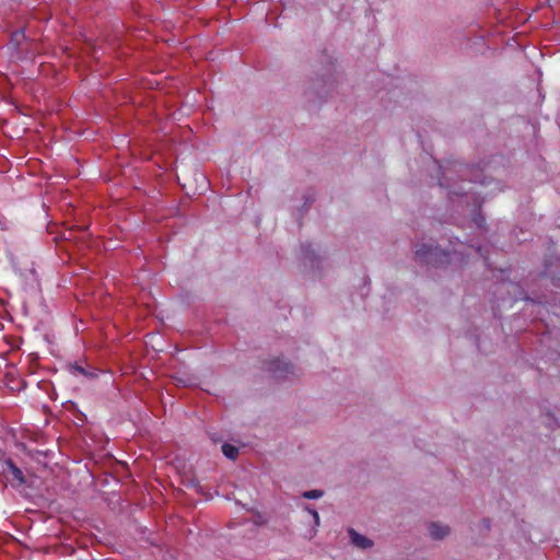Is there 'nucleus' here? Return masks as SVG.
Instances as JSON below:
<instances>
[{
  "mask_svg": "<svg viewBox=\"0 0 560 560\" xmlns=\"http://www.w3.org/2000/svg\"><path fill=\"white\" fill-rule=\"evenodd\" d=\"M306 510L313 516L315 525L318 526L319 525V515H318V513L315 510H313V509H311L308 506L306 508Z\"/></svg>",
  "mask_w": 560,
  "mask_h": 560,
  "instance_id": "nucleus-6",
  "label": "nucleus"
},
{
  "mask_svg": "<svg viewBox=\"0 0 560 560\" xmlns=\"http://www.w3.org/2000/svg\"><path fill=\"white\" fill-rule=\"evenodd\" d=\"M302 495L305 499H319L324 495V492L322 490L315 489V490L305 491Z\"/></svg>",
  "mask_w": 560,
  "mask_h": 560,
  "instance_id": "nucleus-5",
  "label": "nucleus"
},
{
  "mask_svg": "<svg viewBox=\"0 0 560 560\" xmlns=\"http://www.w3.org/2000/svg\"><path fill=\"white\" fill-rule=\"evenodd\" d=\"M72 369H73L74 373H79V374H82V375H88L86 371L82 366L74 365Z\"/></svg>",
  "mask_w": 560,
  "mask_h": 560,
  "instance_id": "nucleus-7",
  "label": "nucleus"
},
{
  "mask_svg": "<svg viewBox=\"0 0 560 560\" xmlns=\"http://www.w3.org/2000/svg\"><path fill=\"white\" fill-rule=\"evenodd\" d=\"M349 535H350L352 544L361 549H368L373 546L372 540H370L365 536L357 533L354 529H349Z\"/></svg>",
  "mask_w": 560,
  "mask_h": 560,
  "instance_id": "nucleus-1",
  "label": "nucleus"
},
{
  "mask_svg": "<svg viewBox=\"0 0 560 560\" xmlns=\"http://www.w3.org/2000/svg\"><path fill=\"white\" fill-rule=\"evenodd\" d=\"M222 452L230 459H235L238 455V448L226 443L222 445Z\"/></svg>",
  "mask_w": 560,
  "mask_h": 560,
  "instance_id": "nucleus-4",
  "label": "nucleus"
},
{
  "mask_svg": "<svg viewBox=\"0 0 560 560\" xmlns=\"http://www.w3.org/2000/svg\"><path fill=\"white\" fill-rule=\"evenodd\" d=\"M8 474L12 476L13 480H15L18 485H23L25 482L22 470L11 462L8 463Z\"/></svg>",
  "mask_w": 560,
  "mask_h": 560,
  "instance_id": "nucleus-3",
  "label": "nucleus"
},
{
  "mask_svg": "<svg viewBox=\"0 0 560 560\" xmlns=\"http://www.w3.org/2000/svg\"><path fill=\"white\" fill-rule=\"evenodd\" d=\"M429 530L430 535L435 539H442L450 533V528L447 526L439 524H432Z\"/></svg>",
  "mask_w": 560,
  "mask_h": 560,
  "instance_id": "nucleus-2",
  "label": "nucleus"
}]
</instances>
